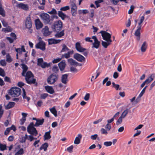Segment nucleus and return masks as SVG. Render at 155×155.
Segmentation results:
<instances>
[{"instance_id": "c756f323", "label": "nucleus", "mask_w": 155, "mask_h": 155, "mask_svg": "<svg viewBox=\"0 0 155 155\" xmlns=\"http://www.w3.org/2000/svg\"><path fill=\"white\" fill-rule=\"evenodd\" d=\"M58 16L61 17L62 20H64L65 18L66 17V15L61 11H58Z\"/></svg>"}, {"instance_id": "a878e982", "label": "nucleus", "mask_w": 155, "mask_h": 155, "mask_svg": "<svg viewBox=\"0 0 155 155\" xmlns=\"http://www.w3.org/2000/svg\"><path fill=\"white\" fill-rule=\"evenodd\" d=\"M68 75L66 74H64L62 75L61 77V81L63 83L66 84L68 81Z\"/></svg>"}, {"instance_id": "4d7b16f0", "label": "nucleus", "mask_w": 155, "mask_h": 155, "mask_svg": "<svg viewBox=\"0 0 155 155\" xmlns=\"http://www.w3.org/2000/svg\"><path fill=\"white\" fill-rule=\"evenodd\" d=\"M112 144V143L111 141H106L105 142L104 144L106 147H108L110 146Z\"/></svg>"}, {"instance_id": "e2e57ef3", "label": "nucleus", "mask_w": 155, "mask_h": 155, "mask_svg": "<svg viewBox=\"0 0 155 155\" xmlns=\"http://www.w3.org/2000/svg\"><path fill=\"white\" fill-rule=\"evenodd\" d=\"M90 98V94L89 93H87L85 96L84 97V99L86 101H88Z\"/></svg>"}, {"instance_id": "423d86ee", "label": "nucleus", "mask_w": 155, "mask_h": 155, "mask_svg": "<svg viewBox=\"0 0 155 155\" xmlns=\"http://www.w3.org/2000/svg\"><path fill=\"white\" fill-rule=\"evenodd\" d=\"M27 129L28 132L30 134L34 135L38 134L37 131L34 127V124L33 122L30 123Z\"/></svg>"}, {"instance_id": "bf43d9fd", "label": "nucleus", "mask_w": 155, "mask_h": 155, "mask_svg": "<svg viewBox=\"0 0 155 155\" xmlns=\"http://www.w3.org/2000/svg\"><path fill=\"white\" fill-rule=\"evenodd\" d=\"M101 132L102 134L107 135L108 133L107 130L103 128H102L101 129Z\"/></svg>"}, {"instance_id": "b1692460", "label": "nucleus", "mask_w": 155, "mask_h": 155, "mask_svg": "<svg viewBox=\"0 0 155 155\" xmlns=\"http://www.w3.org/2000/svg\"><path fill=\"white\" fill-rule=\"evenodd\" d=\"M73 52L74 51L73 50L71 51H69L67 53H65L64 54L62 55L61 58L62 59L64 58H68L70 57V55L72 54L73 53Z\"/></svg>"}, {"instance_id": "6e6d98bb", "label": "nucleus", "mask_w": 155, "mask_h": 155, "mask_svg": "<svg viewBox=\"0 0 155 155\" xmlns=\"http://www.w3.org/2000/svg\"><path fill=\"white\" fill-rule=\"evenodd\" d=\"M0 64L1 65L3 66H5L6 65V63L5 60H1L0 61Z\"/></svg>"}, {"instance_id": "72a5a7b5", "label": "nucleus", "mask_w": 155, "mask_h": 155, "mask_svg": "<svg viewBox=\"0 0 155 155\" xmlns=\"http://www.w3.org/2000/svg\"><path fill=\"white\" fill-rule=\"evenodd\" d=\"M0 15L4 17L5 15V12L4 9L2 8V5L0 2Z\"/></svg>"}, {"instance_id": "20e7f679", "label": "nucleus", "mask_w": 155, "mask_h": 155, "mask_svg": "<svg viewBox=\"0 0 155 155\" xmlns=\"http://www.w3.org/2000/svg\"><path fill=\"white\" fill-rule=\"evenodd\" d=\"M24 77H25V79L26 82L29 84H35L36 79H33L32 81H29V79L32 78L34 77L31 71H28L25 74Z\"/></svg>"}, {"instance_id": "4468645a", "label": "nucleus", "mask_w": 155, "mask_h": 155, "mask_svg": "<svg viewBox=\"0 0 155 155\" xmlns=\"http://www.w3.org/2000/svg\"><path fill=\"white\" fill-rule=\"evenodd\" d=\"M68 62L72 66H77L78 65L81 66V64H80L75 61L72 58H69L68 59Z\"/></svg>"}, {"instance_id": "864d4df0", "label": "nucleus", "mask_w": 155, "mask_h": 155, "mask_svg": "<svg viewBox=\"0 0 155 155\" xmlns=\"http://www.w3.org/2000/svg\"><path fill=\"white\" fill-rule=\"evenodd\" d=\"M48 13L51 15L56 14L57 13V11L54 8H53L51 11L48 12Z\"/></svg>"}, {"instance_id": "c03bdc74", "label": "nucleus", "mask_w": 155, "mask_h": 155, "mask_svg": "<svg viewBox=\"0 0 155 155\" xmlns=\"http://www.w3.org/2000/svg\"><path fill=\"white\" fill-rule=\"evenodd\" d=\"M48 94L47 93H43L41 94L40 98L41 99H45L48 96Z\"/></svg>"}, {"instance_id": "e433bc0d", "label": "nucleus", "mask_w": 155, "mask_h": 155, "mask_svg": "<svg viewBox=\"0 0 155 155\" xmlns=\"http://www.w3.org/2000/svg\"><path fill=\"white\" fill-rule=\"evenodd\" d=\"M69 50V49L66 45L65 44H63L62 45V48L61 51V52H65Z\"/></svg>"}, {"instance_id": "1a4fd4ad", "label": "nucleus", "mask_w": 155, "mask_h": 155, "mask_svg": "<svg viewBox=\"0 0 155 155\" xmlns=\"http://www.w3.org/2000/svg\"><path fill=\"white\" fill-rule=\"evenodd\" d=\"M51 64H52L51 63H47L46 62H44L42 58H39V66L43 68H48L51 66Z\"/></svg>"}, {"instance_id": "a19ab883", "label": "nucleus", "mask_w": 155, "mask_h": 155, "mask_svg": "<svg viewBox=\"0 0 155 155\" xmlns=\"http://www.w3.org/2000/svg\"><path fill=\"white\" fill-rule=\"evenodd\" d=\"M24 153V150L22 148L20 149L15 154V155H22Z\"/></svg>"}, {"instance_id": "2eb2a0df", "label": "nucleus", "mask_w": 155, "mask_h": 155, "mask_svg": "<svg viewBox=\"0 0 155 155\" xmlns=\"http://www.w3.org/2000/svg\"><path fill=\"white\" fill-rule=\"evenodd\" d=\"M42 32L44 35L45 36H47L50 35L51 33V32L49 31V28L48 26H45L42 30Z\"/></svg>"}, {"instance_id": "69168bd1", "label": "nucleus", "mask_w": 155, "mask_h": 155, "mask_svg": "<svg viewBox=\"0 0 155 155\" xmlns=\"http://www.w3.org/2000/svg\"><path fill=\"white\" fill-rule=\"evenodd\" d=\"M52 70L53 72L56 73L58 71V69L57 66H55L53 67Z\"/></svg>"}, {"instance_id": "a211bd4d", "label": "nucleus", "mask_w": 155, "mask_h": 155, "mask_svg": "<svg viewBox=\"0 0 155 155\" xmlns=\"http://www.w3.org/2000/svg\"><path fill=\"white\" fill-rule=\"evenodd\" d=\"M66 65L65 61L64 60H62L58 63V66L61 71H63L64 70Z\"/></svg>"}, {"instance_id": "8fccbe9b", "label": "nucleus", "mask_w": 155, "mask_h": 155, "mask_svg": "<svg viewBox=\"0 0 155 155\" xmlns=\"http://www.w3.org/2000/svg\"><path fill=\"white\" fill-rule=\"evenodd\" d=\"M79 13L81 14V13H83V14H86L88 12V11L87 9H84L83 10H79L78 11Z\"/></svg>"}, {"instance_id": "37998d69", "label": "nucleus", "mask_w": 155, "mask_h": 155, "mask_svg": "<svg viewBox=\"0 0 155 155\" xmlns=\"http://www.w3.org/2000/svg\"><path fill=\"white\" fill-rule=\"evenodd\" d=\"M122 118H123V117L120 116L116 122V124L117 125H118L121 123L122 121Z\"/></svg>"}, {"instance_id": "a18cd8bd", "label": "nucleus", "mask_w": 155, "mask_h": 155, "mask_svg": "<svg viewBox=\"0 0 155 155\" xmlns=\"http://www.w3.org/2000/svg\"><path fill=\"white\" fill-rule=\"evenodd\" d=\"M5 75V72L4 70L0 67V76L4 77Z\"/></svg>"}, {"instance_id": "6ab92c4d", "label": "nucleus", "mask_w": 155, "mask_h": 155, "mask_svg": "<svg viewBox=\"0 0 155 155\" xmlns=\"http://www.w3.org/2000/svg\"><path fill=\"white\" fill-rule=\"evenodd\" d=\"M57 33L54 36L56 38H60L64 35V30H63L61 31H56Z\"/></svg>"}, {"instance_id": "603ef678", "label": "nucleus", "mask_w": 155, "mask_h": 155, "mask_svg": "<svg viewBox=\"0 0 155 155\" xmlns=\"http://www.w3.org/2000/svg\"><path fill=\"white\" fill-rule=\"evenodd\" d=\"M35 23L36 28L39 29V18H37L35 21Z\"/></svg>"}, {"instance_id": "13d9d810", "label": "nucleus", "mask_w": 155, "mask_h": 155, "mask_svg": "<svg viewBox=\"0 0 155 155\" xmlns=\"http://www.w3.org/2000/svg\"><path fill=\"white\" fill-rule=\"evenodd\" d=\"M2 106L0 105V119L1 118L4 113V110L2 109Z\"/></svg>"}, {"instance_id": "ddd939ff", "label": "nucleus", "mask_w": 155, "mask_h": 155, "mask_svg": "<svg viewBox=\"0 0 155 155\" xmlns=\"http://www.w3.org/2000/svg\"><path fill=\"white\" fill-rule=\"evenodd\" d=\"M75 48L77 50L80 52H84L86 50V49L82 48L81 45L80 43L78 42L75 44Z\"/></svg>"}, {"instance_id": "4be33fe9", "label": "nucleus", "mask_w": 155, "mask_h": 155, "mask_svg": "<svg viewBox=\"0 0 155 155\" xmlns=\"http://www.w3.org/2000/svg\"><path fill=\"white\" fill-rule=\"evenodd\" d=\"M51 132V130L49 131L46 132L45 133V135L44 136V140H48L50 139L51 137V136L50 135Z\"/></svg>"}, {"instance_id": "2f4dec72", "label": "nucleus", "mask_w": 155, "mask_h": 155, "mask_svg": "<svg viewBox=\"0 0 155 155\" xmlns=\"http://www.w3.org/2000/svg\"><path fill=\"white\" fill-rule=\"evenodd\" d=\"M147 43L146 41H144L142 45L141 50L142 52H144L146 51L147 49Z\"/></svg>"}, {"instance_id": "58836bf2", "label": "nucleus", "mask_w": 155, "mask_h": 155, "mask_svg": "<svg viewBox=\"0 0 155 155\" xmlns=\"http://www.w3.org/2000/svg\"><path fill=\"white\" fill-rule=\"evenodd\" d=\"M113 87L115 88L116 90H120L121 88H119L120 86L119 84H115V83L114 82H113L112 83Z\"/></svg>"}, {"instance_id": "0e129e2a", "label": "nucleus", "mask_w": 155, "mask_h": 155, "mask_svg": "<svg viewBox=\"0 0 155 155\" xmlns=\"http://www.w3.org/2000/svg\"><path fill=\"white\" fill-rule=\"evenodd\" d=\"M48 43L49 45H52L54 44V39L51 38L48 40Z\"/></svg>"}, {"instance_id": "774afa93", "label": "nucleus", "mask_w": 155, "mask_h": 155, "mask_svg": "<svg viewBox=\"0 0 155 155\" xmlns=\"http://www.w3.org/2000/svg\"><path fill=\"white\" fill-rule=\"evenodd\" d=\"M4 81L5 82H9L10 83H11V81L10 80V78L9 77L7 76H5L4 78Z\"/></svg>"}, {"instance_id": "79ce46f5", "label": "nucleus", "mask_w": 155, "mask_h": 155, "mask_svg": "<svg viewBox=\"0 0 155 155\" xmlns=\"http://www.w3.org/2000/svg\"><path fill=\"white\" fill-rule=\"evenodd\" d=\"M147 86H146L144 87V88L142 89V91L139 95V97H141L144 94L145 92V90L146 88L147 87Z\"/></svg>"}, {"instance_id": "9b49d317", "label": "nucleus", "mask_w": 155, "mask_h": 155, "mask_svg": "<svg viewBox=\"0 0 155 155\" xmlns=\"http://www.w3.org/2000/svg\"><path fill=\"white\" fill-rule=\"evenodd\" d=\"M25 25L27 28L30 29L32 27V22L31 18L29 15L26 18L25 21Z\"/></svg>"}, {"instance_id": "cd10ccee", "label": "nucleus", "mask_w": 155, "mask_h": 155, "mask_svg": "<svg viewBox=\"0 0 155 155\" xmlns=\"http://www.w3.org/2000/svg\"><path fill=\"white\" fill-rule=\"evenodd\" d=\"M48 146V144L47 143H45L42 145L39 148L40 150H43L44 151H46L47 150V148Z\"/></svg>"}, {"instance_id": "9d476101", "label": "nucleus", "mask_w": 155, "mask_h": 155, "mask_svg": "<svg viewBox=\"0 0 155 155\" xmlns=\"http://www.w3.org/2000/svg\"><path fill=\"white\" fill-rule=\"evenodd\" d=\"M74 58L77 61L82 62L85 61V58L82 55L78 53H75L73 56Z\"/></svg>"}, {"instance_id": "39448f33", "label": "nucleus", "mask_w": 155, "mask_h": 155, "mask_svg": "<svg viewBox=\"0 0 155 155\" xmlns=\"http://www.w3.org/2000/svg\"><path fill=\"white\" fill-rule=\"evenodd\" d=\"M100 33L101 34V36L104 40L107 41L112 42L111 39V35L110 33L104 31H101Z\"/></svg>"}, {"instance_id": "c85d7f7f", "label": "nucleus", "mask_w": 155, "mask_h": 155, "mask_svg": "<svg viewBox=\"0 0 155 155\" xmlns=\"http://www.w3.org/2000/svg\"><path fill=\"white\" fill-rule=\"evenodd\" d=\"M140 30L137 29L134 33V35L137 36V40L138 41H139L140 39Z\"/></svg>"}, {"instance_id": "c9c22d12", "label": "nucleus", "mask_w": 155, "mask_h": 155, "mask_svg": "<svg viewBox=\"0 0 155 155\" xmlns=\"http://www.w3.org/2000/svg\"><path fill=\"white\" fill-rule=\"evenodd\" d=\"M50 111L55 117H56L57 116V110L54 107L50 109Z\"/></svg>"}, {"instance_id": "f704fd0d", "label": "nucleus", "mask_w": 155, "mask_h": 155, "mask_svg": "<svg viewBox=\"0 0 155 155\" xmlns=\"http://www.w3.org/2000/svg\"><path fill=\"white\" fill-rule=\"evenodd\" d=\"M112 42H110L109 41L105 42L104 41H102L101 44L105 48H107V47Z\"/></svg>"}, {"instance_id": "4c0bfd02", "label": "nucleus", "mask_w": 155, "mask_h": 155, "mask_svg": "<svg viewBox=\"0 0 155 155\" xmlns=\"http://www.w3.org/2000/svg\"><path fill=\"white\" fill-rule=\"evenodd\" d=\"M129 110V109L127 108L123 112L121 115L123 117V118H124L128 114Z\"/></svg>"}, {"instance_id": "dca6fc26", "label": "nucleus", "mask_w": 155, "mask_h": 155, "mask_svg": "<svg viewBox=\"0 0 155 155\" xmlns=\"http://www.w3.org/2000/svg\"><path fill=\"white\" fill-rule=\"evenodd\" d=\"M41 39V38L39 37V49L42 51H44L46 49V44L44 41Z\"/></svg>"}, {"instance_id": "bb28decb", "label": "nucleus", "mask_w": 155, "mask_h": 155, "mask_svg": "<svg viewBox=\"0 0 155 155\" xmlns=\"http://www.w3.org/2000/svg\"><path fill=\"white\" fill-rule=\"evenodd\" d=\"M15 103L13 102H10L5 106V109L8 110L13 107L15 105Z\"/></svg>"}, {"instance_id": "aec40b11", "label": "nucleus", "mask_w": 155, "mask_h": 155, "mask_svg": "<svg viewBox=\"0 0 155 155\" xmlns=\"http://www.w3.org/2000/svg\"><path fill=\"white\" fill-rule=\"evenodd\" d=\"M155 78V74H152L145 81L146 83V84H148L153 80Z\"/></svg>"}, {"instance_id": "6e6552de", "label": "nucleus", "mask_w": 155, "mask_h": 155, "mask_svg": "<svg viewBox=\"0 0 155 155\" xmlns=\"http://www.w3.org/2000/svg\"><path fill=\"white\" fill-rule=\"evenodd\" d=\"M71 12L72 15L75 16L77 14V8L75 3V0H73L71 2Z\"/></svg>"}, {"instance_id": "f03ea898", "label": "nucleus", "mask_w": 155, "mask_h": 155, "mask_svg": "<svg viewBox=\"0 0 155 155\" xmlns=\"http://www.w3.org/2000/svg\"><path fill=\"white\" fill-rule=\"evenodd\" d=\"M21 89L17 87H13L9 90L8 93L12 97H17L21 94Z\"/></svg>"}, {"instance_id": "052dcab7", "label": "nucleus", "mask_w": 155, "mask_h": 155, "mask_svg": "<svg viewBox=\"0 0 155 155\" xmlns=\"http://www.w3.org/2000/svg\"><path fill=\"white\" fill-rule=\"evenodd\" d=\"M111 125L109 124H107L105 126V128L108 131H109L111 129Z\"/></svg>"}, {"instance_id": "7ed1b4c3", "label": "nucleus", "mask_w": 155, "mask_h": 155, "mask_svg": "<svg viewBox=\"0 0 155 155\" xmlns=\"http://www.w3.org/2000/svg\"><path fill=\"white\" fill-rule=\"evenodd\" d=\"M63 27V23L61 20L55 21L51 25V28L54 31H60Z\"/></svg>"}, {"instance_id": "338daca9", "label": "nucleus", "mask_w": 155, "mask_h": 155, "mask_svg": "<svg viewBox=\"0 0 155 155\" xmlns=\"http://www.w3.org/2000/svg\"><path fill=\"white\" fill-rule=\"evenodd\" d=\"M120 0H110L111 2L114 5H117Z\"/></svg>"}, {"instance_id": "f3484780", "label": "nucleus", "mask_w": 155, "mask_h": 155, "mask_svg": "<svg viewBox=\"0 0 155 155\" xmlns=\"http://www.w3.org/2000/svg\"><path fill=\"white\" fill-rule=\"evenodd\" d=\"M45 88L46 91L51 94H53L54 93V90L51 86H45Z\"/></svg>"}, {"instance_id": "f8f14e48", "label": "nucleus", "mask_w": 155, "mask_h": 155, "mask_svg": "<svg viewBox=\"0 0 155 155\" xmlns=\"http://www.w3.org/2000/svg\"><path fill=\"white\" fill-rule=\"evenodd\" d=\"M16 6L20 9H21L26 11L28 10L29 9L28 6L27 5L22 3L17 4Z\"/></svg>"}, {"instance_id": "0eeeda50", "label": "nucleus", "mask_w": 155, "mask_h": 155, "mask_svg": "<svg viewBox=\"0 0 155 155\" xmlns=\"http://www.w3.org/2000/svg\"><path fill=\"white\" fill-rule=\"evenodd\" d=\"M58 78V75L51 74L48 78L47 79V82L49 84H52L57 80Z\"/></svg>"}, {"instance_id": "3c124183", "label": "nucleus", "mask_w": 155, "mask_h": 155, "mask_svg": "<svg viewBox=\"0 0 155 155\" xmlns=\"http://www.w3.org/2000/svg\"><path fill=\"white\" fill-rule=\"evenodd\" d=\"M26 138L24 137H22L21 138H20L19 140V142L20 143H25L26 141Z\"/></svg>"}, {"instance_id": "ea45409f", "label": "nucleus", "mask_w": 155, "mask_h": 155, "mask_svg": "<svg viewBox=\"0 0 155 155\" xmlns=\"http://www.w3.org/2000/svg\"><path fill=\"white\" fill-rule=\"evenodd\" d=\"M6 61L8 63L11 62L12 61V59L9 54H8L6 56Z\"/></svg>"}, {"instance_id": "de8ad7c7", "label": "nucleus", "mask_w": 155, "mask_h": 155, "mask_svg": "<svg viewBox=\"0 0 155 155\" xmlns=\"http://www.w3.org/2000/svg\"><path fill=\"white\" fill-rule=\"evenodd\" d=\"M70 9V7L69 6H67L61 7L60 10L61 11H66L69 10Z\"/></svg>"}, {"instance_id": "5fc2aeb1", "label": "nucleus", "mask_w": 155, "mask_h": 155, "mask_svg": "<svg viewBox=\"0 0 155 155\" xmlns=\"http://www.w3.org/2000/svg\"><path fill=\"white\" fill-rule=\"evenodd\" d=\"M61 59V58H57L54 59L52 61V63L54 64L57 63L59 62L60 61Z\"/></svg>"}, {"instance_id": "f257e3e1", "label": "nucleus", "mask_w": 155, "mask_h": 155, "mask_svg": "<svg viewBox=\"0 0 155 155\" xmlns=\"http://www.w3.org/2000/svg\"><path fill=\"white\" fill-rule=\"evenodd\" d=\"M40 16L44 23L45 24L51 25L54 18H58L57 16L52 15L50 17L49 15L45 13H41Z\"/></svg>"}, {"instance_id": "412c9836", "label": "nucleus", "mask_w": 155, "mask_h": 155, "mask_svg": "<svg viewBox=\"0 0 155 155\" xmlns=\"http://www.w3.org/2000/svg\"><path fill=\"white\" fill-rule=\"evenodd\" d=\"M21 65L22 66L21 68L23 69L22 72L21 73V75L22 76H24L25 74L26 73V71L28 69V68L26 64H21Z\"/></svg>"}, {"instance_id": "680f3d73", "label": "nucleus", "mask_w": 155, "mask_h": 155, "mask_svg": "<svg viewBox=\"0 0 155 155\" xmlns=\"http://www.w3.org/2000/svg\"><path fill=\"white\" fill-rule=\"evenodd\" d=\"M73 146L71 145L67 148V150L69 153H71L72 152L73 149Z\"/></svg>"}, {"instance_id": "09e8293b", "label": "nucleus", "mask_w": 155, "mask_h": 155, "mask_svg": "<svg viewBox=\"0 0 155 155\" xmlns=\"http://www.w3.org/2000/svg\"><path fill=\"white\" fill-rule=\"evenodd\" d=\"M134 6L132 5L130 6V9L129 10L128 12V13L129 14H131L133 12L134 9Z\"/></svg>"}, {"instance_id": "5701e85b", "label": "nucleus", "mask_w": 155, "mask_h": 155, "mask_svg": "<svg viewBox=\"0 0 155 155\" xmlns=\"http://www.w3.org/2000/svg\"><path fill=\"white\" fill-rule=\"evenodd\" d=\"M82 136L81 134H79L78 137H76L74 140V143L75 144H78L80 143V140L81 139Z\"/></svg>"}, {"instance_id": "393cba45", "label": "nucleus", "mask_w": 155, "mask_h": 155, "mask_svg": "<svg viewBox=\"0 0 155 155\" xmlns=\"http://www.w3.org/2000/svg\"><path fill=\"white\" fill-rule=\"evenodd\" d=\"M144 16H141L140 19V21L138 23V25L137 27V29L140 30L142 27V24L143 22L144 19Z\"/></svg>"}, {"instance_id": "49530a36", "label": "nucleus", "mask_w": 155, "mask_h": 155, "mask_svg": "<svg viewBox=\"0 0 155 155\" xmlns=\"http://www.w3.org/2000/svg\"><path fill=\"white\" fill-rule=\"evenodd\" d=\"M6 146L5 144H1L0 146V149L1 151H4L6 149Z\"/></svg>"}, {"instance_id": "473e14b6", "label": "nucleus", "mask_w": 155, "mask_h": 155, "mask_svg": "<svg viewBox=\"0 0 155 155\" xmlns=\"http://www.w3.org/2000/svg\"><path fill=\"white\" fill-rule=\"evenodd\" d=\"M39 4L42 5L40 6H39V9L43 10L45 8L44 5L45 4V0H39Z\"/></svg>"}, {"instance_id": "7c9ffc66", "label": "nucleus", "mask_w": 155, "mask_h": 155, "mask_svg": "<svg viewBox=\"0 0 155 155\" xmlns=\"http://www.w3.org/2000/svg\"><path fill=\"white\" fill-rule=\"evenodd\" d=\"M100 43V42L98 40L94 41L92 44V48H94L96 49L98 48L99 47Z\"/></svg>"}]
</instances>
